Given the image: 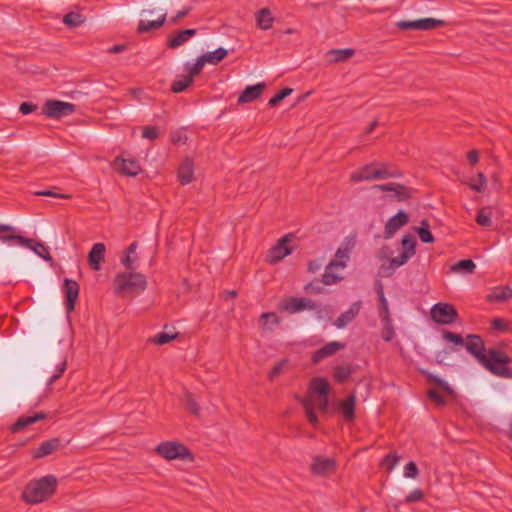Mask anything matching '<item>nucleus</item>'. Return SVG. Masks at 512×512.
Listing matches in <instances>:
<instances>
[{
	"instance_id": "obj_1",
	"label": "nucleus",
	"mask_w": 512,
	"mask_h": 512,
	"mask_svg": "<svg viewBox=\"0 0 512 512\" xmlns=\"http://www.w3.org/2000/svg\"><path fill=\"white\" fill-rule=\"evenodd\" d=\"M57 485L58 481L54 475L32 480L25 485L21 499L30 505L42 503L56 493Z\"/></svg>"
},
{
	"instance_id": "obj_2",
	"label": "nucleus",
	"mask_w": 512,
	"mask_h": 512,
	"mask_svg": "<svg viewBox=\"0 0 512 512\" xmlns=\"http://www.w3.org/2000/svg\"><path fill=\"white\" fill-rule=\"evenodd\" d=\"M114 283L115 293L119 296L138 294L147 288L145 276L136 272L118 274Z\"/></svg>"
},
{
	"instance_id": "obj_3",
	"label": "nucleus",
	"mask_w": 512,
	"mask_h": 512,
	"mask_svg": "<svg viewBox=\"0 0 512 512\" xmlns=\"http://www.w3.org/2000/svg\"><path fill=\"white\" fill-rule=\"evenodd\" d=\"M510 363L511 358L505 352L490 348L481 365L496 376L510 378L512 377V371L508 367Z\"/></svg>"
},
{
	"instance_id": "obj_4",
	"label": "nucleus",
	"mask_w": 512,
	"mask_h": 512,
	"mask_svg": "<svg viewBox=\"0 0 512 512\" xmlns=\"http://www.w3.org/2000/svg\"><path fill=\"white\" fill-rule=\"evenodd\" d=\"M155 452L165 460H182L193 462L195 460L194 454L183 443L177 441H164L159 443Z\"/></svg>"
},
{
	"instance_id": "obj_5",
	"label": "nucleus",
	"mask_w": 512,
	"mask_h": 512,
	"mask_svg": "<svg viewBox=\"0 0 512 512\" xmlns=\"http://www.w3.org/2000/svg\"><path fill=\"white\" fill-rule=\"evenodd\" d=\"M430 315L434 322L443 325H451L456 323L459 319L456 308L452 304L444 302H438L433 305L430 310Z\"/></svg>"
},
{
	"instance_id": "obj_6",
	"label": "nucleus",
	"mask_w": 512,
	"mask_h": 512,
	"mask_svg": "<svg viewBox=\"0 0 512 512\" xmlns=\"http://www.w3.org/2000/svg\"><path fill=\"white\" fill-rule=\"evenodd\" d=\"M317 303L307 297H287L278 304L280 312L295 314L303 310L316 309Z\"/></svg>"
},
{
	"instance_id": "obj_7",
	"label": "nucleus",
	"mask_w": 512,
	"mask_h": 512,
	"mask_svg": "<svg viewBox=\"0 0 512 512\" xmlns=\"http://www.w3.org/2000/svg\"><path fill=\"white\" fill-rule=\"evenodd\" d=\"M337 467L335 458L315 455L312 457L310 472L317 477H329L336 472Z\"/></svg>"
},
{
	"instance_id": "obj_8",
	"label": "nucleus",
	"mask_w": 512,
	"mask_h": 512,
	"mask_svg": "<svg viewBox=\"0 0 512 512\" xmlns=\"http://www.w3.org/2000/svg\"><path fill=\"white\" fill-rule=\"evenodd\" d=\"M76 106L70 102L59 100H47L42 108V112L48 118L60 119L62 117L73 114Z\"/></svg>"
},
{
	"instance_id": "obj_9",
	"label": "nucleus",
	"mask_w": 512,
	"mask_h": 512,
	"mask_svg": "<svg viewBox=\"0 0 512 512\" xmlns=\"http://www.w3.org/2000/svg\"><path fill=\"white\" fill-rule=\"evenodd\" d=\"M446 25V22L441 19L422 18L417 20H401L395 23V26L400 30H422L429 31Z\"/></svg>"
},
{
	"instance_id": "obj_10",
	"label": "nucleus",
	"mask_w": 512,
	"mask_h": 512,
	"mask_svg": "<svg viewBox=\"0 0 512 512\" xmlns=\"http://www.w3.org/2000/svg\"><path fill=\"white\" fill-rule=\"evenodd\" d=\"M374 188L384 192H390V194L387 195V198L391 201L403 202L413 196V189L400 183L390 182L386 184H378L375 185Z\"/></svg>"
},
{
	"instance_id": "obj_11",
	"label": "nucleus",
	"mask_w": 512,
	"mask_h": 512,
	"mask_svg": "<svg viewBox=\"0 0 512 512\" xmlns=\"http://www.w3.org/2000/svg\"><path fill=\"white\" fill-rule=\"evenodd\" d=\"M291 237V234H287L278 240L277 244L269 250L266 257L267 262L275 264L291 253V249L288 246Z\"/></svg>"
},
{
	"instance_id": "obj_12",
	"label": "nucleus",
	"mask_w": 512,
	"mask_h": 512,
	"mask_svg": "<svg viewBox=\"0 0 512 512\" xmlns=\"http://www.w3.org/2000/svg\"><path fill=\"white\" fill-rule=\"evenodd\" d=\"M465 348L467 352L473 355L480 364L486 357L487 350L485 348V343L479 335H467V342L465 343Z\"/></svg>"
},
{
	"instance_id": "obj_13",
	"label": "nucleus",
	"mask_w": 512,
	"mask_h": 512,
	"mask_svg": "<svg viewBox=\"0 0 512 512\" xmlns=\"http://www.w3.org/2000/svg\"><path fill=\"white\" fill-rule=\"evenodd\" d=\"M0 241L3 243L16 242L22 246H30L32 239L16 235V229L7 224H0Z\"/></svg>"
},
{
	"instance_id": "obj_14",
	"label": "nucleus",
	"mask_w": 512,
	"mask_h": 512,
	"mask_svg": "<svg viewBox=\"0 0 512 512\" xmlns=\"http://www.w3.org/2000/svg\"><path fill=\"white\" fill-rule=\"evenodd\" d=\"M79 284L75 280L66 278L63 284V291L65 294V307L67 312H72L75 308L76 301L79 296Z\"/></svg>"
},
{
	"instance_id": "obj_15",
	"label": "nucleus",
	"mask_w": 512,
	"mask_h": 512,
	"mask_svg": "<svg viewBox=\"0 0 512 512\" xmlns=\"http://www.w3.org/2000/svg\"><path fill=\"white\" fill-rule=\"evenodd\" d=\"M409 222V216L402 210H399L396 215L391 217L384 230V237L390 239L400 228L405 226Z\"/></svg>"
},
{
	"instance_id": "obj_16",
	"label": "nucleus",
	"mask_w": 512,
	"mask_h": 512,
	"mask_svg": "<svg viewBox=\"0 0 512 512\" xmlns=\"http://www.w3.org/2000/svg\"><path fill=\"white\" fill-rule=\"evenodd\" d=\"M378 163L372 162L364 165L358 171L354 172L350 176L352 182L370 181L376 179V177H383L384 174L376 172Z\"/></svg>"
},
{
	"instance_id": "obj_17",
	"label": "nucleus",
	"mask_w": 512,
	"mask_h": 512,
	"mask_svg": "<svg viewBox=\"0 0 512 512\" xmlns=\"http://www.w3.org/2000/svg\"><path fill=\"white\" fill-rule=\"evenodd\" d=\"M114 164L122 175L135 177L141 172V167L135 159H124L116 157Z\"/></svg>"
},
{
	"instance_id": "obj_18",
	"label": "nucleus",
	"mask_w": 512,
	"mask_h": 512,
	"mask_svg": "<svg viewBox=\"0 0 512 512\" xmlns=\"http://www.w3.org/2000/svg\"><path fill=\"white\" fill-rule=\"evenodd\" d=\"M157 14L158 17L156 20H140L138 23L137 32L142 34L161 28L166 21L167 13L165 9L161 8Z\"/></svg>"
},
{
	"instance_id": "obj_19",
	"label": "nucleus",
	"mask_w": 512,
	"mask_h": 512,
	"mask_svg": "<svg viewBox=\"0 0 512 512\" xmlns=\"http://www.w3.org/2000/svg\"><path fill=\"white\" fill-rule=\"evenodd\" d=\"M344 347H345V344H343L341 342H338V341L329 342V343L325 344L323 347H321L320 349H318L313 354L312 362L318 363L322 359L332 356L335 353H337L338 351L344 349Z\"/></svg>"
},
{
	"instance_id": "obj_20",
	"label": "nucleus",
	"mask_w": 512,
	"mask_h": 512,
	"mask_svg": "<svg viewBox=\"0 0 512 512\" xmlns=\"http://www.w3.org/2000/svg\"><path fill=\"white\" fill-rule=\"evenodd\" d=\"M265 88V83H258L245 87L239 95L238 104L250 103L256 100L262 95Z\"/></svg>"
},
{
	"instance_id": "obj_21",
	"label": "nucleus",
	"mask_w": 512,
	"mask_h": 512,
	"mask_svg": "<svg viewBox=\"0 0 512 512\" xmlns=\"http://www.w3.org/2000/svg\"><path fill=\"white\" fill-rule=\"evenodd\" d=\"M105 245L103 243H96L88 253V263L92 270L98 271L100 269V263L104 261L105 257Z\"/></svg>"
},
{
	"instance_id": "obj_22",
	"label": "nucleus",
	"mask_w": 512,
	"mask_h": 512,
	"mask_svg": "<svg viewBox=\"0 0 512 512\" xmlns=\"http://www.w3.org/2000/svg\"><path fill=\"white\" fill-rule=\"evenodd\" d=\"M178 180L181 185H187L192 182L194 176L193 160L186 157L178 168Z\"/></svg>"
},
{
	"instance_id": "obj_23",
	"label": "nucleus",
	"mask_w": 512,
	"mask_h": 512,
	"mask_svg": "<svg viewBox=\"0 0 512 512\" xmlns=\"http://www.w3.org/2000/svg\"><path fill=\"white\" fill-rule=\"evenodd\" d=\"M355 55V50L352 48L332 49L326 53L327 61L329 64L343 63Z\"/></svg>"
},
{
	"instance_id": "obj_24",
	"label": "nucleus",
	"mask_w": 512,
	"mask_h": 512,
	"mask_svg": "<svg viewBox=\"0 0 512 512\" xmlns=\"http://www.w3.org/2000/svg\"><path fill=\"white\" fill-rule=\"evenodd\" d=\"M361 308L360 302L353 303L350 308L342 313L334 322V325L338 328H344L350 322H352L359 314Z\"/></svg>"
},
{
	"instance_id": "obj_25",
	"label": "nucleus",
	"mask_w": 512,
	"mask_h": 512,
	"mask_svg": "<svg viewBox=\"0 0 512 512\" xmlns=\"http://www.w3.org/2000/svg\"><path fill=\"white\" fill-rule=\"evenodd\" d=\"M355 402L356 396L354 393H351L345 400L339 403V410L343 418L348 422L355 419Z\"/></svg>"
},
{
	"instance_id": "obj_26",
	"label": "nucleus",
	"mask_w": 512,
	"mask_h": 512,
	"mask_svg": "<svg viewBox=\"0 0 512 512\" xmlns=\"http://www.w3.org/2000/svg\"><path fill=\"white\" fill-rule=\"evenodd\" d=\"M197 33L196 29H184L179 31L175 36L169 37L167 40V47L175 49L187 42L191 37Z\"/></svg>"
},
{
	"instance_id": "obj_27",
	"label": "nucleus",
	"mask_w": 512,
	"mask_h": 512,
	"mask_svg": "<svg viewBox=\"0 0 512 512\" xmlns=\"http://www.w3.org/2000/svg\"><path fill=\"white\" fill-rule=\"evenodd\" d=\"M61 446V440L59 438H52L45 442H42L34 453L35 459L42 458L52 454Z\"/></svg>"
},
{
	"instance_id": "obj_28",
	"label": "nucleus",
	"mask_w": 512,
	"mask_h": 512,
	"mask_svg": "<svg viewBox=\"0 0 512 512\" xmlns=\"http://www.w3.org/2000/svg\"><path fill=\"white\" fill-rule=\"evenodd\" d=\"M421 375H423L426 379V381L430 384L436 385L439 389H441L444 393L450 396L455 395V391L452 389V387L443 379L440 377L432 374L431 372L427 370H420Z\"/></svg>"
},
{
	"instance_id": "obj_29",
	"label": "nucleus",
	"mask_w": 512,
	"mask_h": 512,
	"mask_svg": "<svg viewBox=\"0 0 512 512\" xmlns=\"http://www.w3.org/2000/svg\"><path fill=\"white\" fill-rule=\"evenodd\" d=\"M255 19L257 27L262 30H268L272 28L274 17L269 8H262L255 13Z\"/></svg>"
},
{
	"instance_id": "obj_30",
	"label": "nucleus",
	"mask_w": 512,
	"mask_h": 512,
	"mask_svg": "<svg viewBox=\"0 0 512 512\" xmlns=\"http://www.w3.org/2000/svg\"><path fill=\"white\" fill-rule=\"evenodd\" d=\"M46 418L45 413H36L34 416H22L11 427L12 432H20L28 425L34 424L39 420Z\"/></svg>"
},
{
	"instance_id": "obj_31",
	"label": "nucleus",
	"mask_w": 512,
	"mask_h": 512,
	"mask_svg": "<svg viewBox=\"0 0 512 512\" xmlns=\"http://www.w3.org/2000/svg\"><path fill=\"white\" fill-rule=\"evenodd\" d=\"M512 297V289L509 286H499L487 296L489 302H504Z\"/></svg>"
},
{
	"instance_id": "obj_32",
	"label": "nucleus",
	"mask_w": 512,
	"mask_h": 512,
	"mask_svg": "<svg viewBox=\"0 0 512 512\" xmlns=\"http://www.w3.org/2000/svg\"><path fill=\"white\" fill-rule=\"evenodd\" d=\"M311 389L319 395L326 397L330 391V384L324 377H315L311 380Z\"/></svg>"
},
{
	"instance_id": "obj_33",
	"label": "nucleus",
	"mask_w": 512,
	"mask_h": 512,
	"mask_svg": "<svg viewBox=\"0 0 512 512\" xmlns=\"http://www.w3.org/2000/svg\"><path fill=\"white\" fill-rule=\"evenodd\" d=\"M227 56L228 50L223 47H219L214 51L202 54V57L204 58L205 62L212 65H218Z\"/></svg>"
},
{
	"instance_id": "obj_34",
	"label": "nucleus",
	"mask_w": 512,
	"mask_h": 512,
	"mask_svg": "<svg viewBox=\"0 0 512 512\" xmlns=\"http://www.w3.org/2000/svg\"><path fill=\"white\" fill-rule=\"evenodd\" d=\"M416 232L423 243L431 244L435 241V238L430 231V224L427 219L421 220L420 226L416 228Z\"/></svg>"
},
{
	"instance_id": "obj_35",
	"label": "nucleus",
	"mask_w": 512,
	"mask_h": 512,
	"mask_svg": "<svg viewBox=\"0 0 512 512\" xmlns=\"http://www.w3.org/2000/svg\"><path fill=\"white\" fill-rule=\"evenodd\" d=\"M476 269V265L471 259H463L451 266V271L455 273H466V274H472L474 273Z\"/></svg>"
},
{
	"instance_id": "obj_36",
	"label": "nucleus",
	"mask_w": 512,
	"mask_h": 512,
	"mask_svg": "<svg viewBox=\"0 0 512 512\" xmlns=\"http://www.w3.org/2000/svg\"><path fill=\"white\" fill-rule=\"evenodd\" d=\"M352 372L353 369L350 365H339L334 367L333 377L338 383H344L350 378Z\"/></svg>"
},
{
	"instance_id": "obj_37",
	"label": "nucleus",
	"mask_w": 512,
	"mask_h": 512,
	"mask_svg": "<svg viewBox=\"0 0 512 512\" xmlns=\"http://www.w3.org/2000/svg\"><path fill=\"white\" fill-rule=\"evenodd\" d=\"M401 244H402V248H403V251L401 253H404V254L408 255V257L411 258L416 252L415 248H416L417 242H416L415 237L410 233L405 234L402 237Z\"/></svg>"
},
{
	"instance_id": "obj_38",
	"label": "nucleus",
	"mask_w": 512,
	"mask_h": 512,
	"mask_svg": "<svg viewBox=\"0 0 512 512\" xmlns=\"http://www.w3.org/2000/svg\"><path fill=\"white\" fill-rule=\"evenodd\" d=\"M184 408L193 415H199L200 406L190 392H185L182 398Z\"/></svg>"
},
{
	"instance_id": "obj_39",
	"label": "nucleus",
	"mask_w": 512,
	"mask_h": 512,
	"mask_svg": "<svg viewBox=\"0 0 512 512\" xmlns=\"http://www.w3.org/2000/svg\"><path fill=\"white\" fill-rule=\"evenodd\" d=\"M377 295H378V299H379V303H380V306H379L380 318L381 319L391 318L389 308H388V303H387V300L384 295L383 287L380 283L377 288Z\"/></svg>"
},
{
	"instance_id": "obj_40",
	"label": "nucleus",
	"mask_w": 512,
	"mask_h": 512,
	"mask_svg": "<svg viewBox=\"0 0 512 512\" xmlns=\"http://www.w3.org/2000/svg\"><path fill=\"white\" fill-rule=\"evenodd\" d=\"M349 254L346 250H343L341 248H338L336 251V259L331 260L330 263L327 265V269L333 268V267H341L344 268L346 266V262L349 259Z\"/></svg>"
},
{
	"instance_id": "obj_41",
	"label": "nucleus",
	"mask_w": 512,
	"mask_h": 512,
	"mask_svg": "<svg viewBox=\"0 0 512 512\" xmlns=\"http://www.w3.org/2000/svg\"><path fill=\"white\" fill-rule=\"evenodd\" d=\"M27 248L32 249L38 256L43 258L46 261H52L53 258L50 255L48 248L45 244L41 242H36L32 239V244L30 246H26Z\"/></svg>"
},
{
	"instance_id": "obj_42",
	"label": "nucleus",
	"mask_w": 512,
	"mask_h": 512,
	"mask_svg": "<svg viewBox=\"0 0 512 512\" xmlns=\"http://www.w3.org/2000/svg\"><path fill=\"white\" fill-rule=\"evenodd\" d=\"M192 83H193V79H191L189 76H187V75L182 76L180 79H177V80L172 82V84H171V91L173 93H181L186 88L191 86Z\"/></svg>"
},
{
	"instance_id": "obj_43",
	"label": "nucleus",
	"mask_w": 512,
	"mask_h": 512,
	"mask_svg": "<svg viewBox=\"0 0 512 512\" xmlns=\"http://www.w3.org/2000/svg\"><path fill=\"white\" fill-rule=\"evenodd\" d=\"M376 170V172L384 174L383 177H376V179L399 178L403 175L398 169H388V166L384 163H378Z\"/></svg>"
},
{
	"instance_id": "obj_44",
	"label": "nucleus",
	"mask_w": 512,
	"mask_h": 512,
	"mask_svg": "<svg viewBox=\"0 0 512 512\" xmlns=\"http://www.w3.org/2000/svg\"><path fill=\"white\" fill-rule=\"evenodd\" d=\"M487 179L485 175L482 172H479L476 176V178H472L469 182L466 184L472 189L477 192H483L486 187Z\"/></svg>"
},
{
	"instance_id": "obj_45",
	"label": "nucleus",
	"mask_w": 512,
	"mask_h": 512,
	"mask_svg": "<svg viewBox=\"0 0 512 512\" xmlns=\"http://www.w3.org/2000/svg\"><path fill=\"white\" fill-rule=\"evenodd\" d=\"M206 64L204 58L202 57V55L200 57L197 58L196 62L190 66L189 64H186L185 65V70L187 71V76H189L191 79L194 78V76L198 75L204 65Z\"/></svg>"
},
{
	"instance_id": "obj_46",
	"label": "nucleus",
	"mask_w": 512,
	"mask_h": 512,
	"mask_svg": "<svg viewBox=\"0 0 512 512\" xmlns=\"http://www.w3.org/2000/svg\"><path fill=\"white\" fill-rule=\"evenodd\" d=\"M83 21L82 15L77 12H69L63 18V23L70 28L78 27Z\"/></svg>"
},
{
	"instance_id": "obj_47",
	"label": "nucleus",
	"mask_w": 512,
	"mask_h": 512,
	"mask_svg": "<svg viewBox=\"0 0 512 512\" xmlns=\"http://www.w3.org/2000/svg\"><path fill=\"white\" fill-rule=\"evenodd\" d=\"M383 322V331L381 333V337L385 342H390L395 336L392 319L391 318H385L381 319Z\"/></svg>"
},
{
	"instance_id": "obj_48",
	"label": "nucleus",
	"mask_w": 512,
	"mask_h": 512,
	"mask_svg": "<svg viewBox=\"0 0 512 512\" xmlns=\"http://www.w3.org/2000/svg\"><path fill=\"white\" fill-rule=\"evenodd\" d=\"M400 457L396 452H389L382 460L381 466L386 469L387 472H391L397 465Z\"/></svg>"
},
{
	"instance_id": "obj_49",
	"label": "nucleus",
	"mask_w": 512,
	"mask_h": 512,
	"mask_svg": "<svg viewBox=\"0 0 512 512\" xmlns=\"http://www.w3.org/2000/svg\"><path fill=\"white\" fill-rule=\"evenodd\" d=\"M302 406L305 410V413H306V416H307V420L313 425V426H316L318 424V417L317 415L314 413L313 409H312V403H311V400L310 399H303L302 400Z\"/></svg>"
},
{
	"instance_id": "obj_50",
	"label": "nucleus",
	"mask_w": 512,
	"mask_h": 512,
	"mask_svg": "<svg viewBox=\"0 0 512 512\" xmlns=\"http://www.w3.org/2000/svg\"><path fill=\"white\" fill-rule=\"evenodd\" d=\"M293 92L292 88H283L279 92H277L270 100L268 101V105L270 107L277 106L281 101H283L287 96H289Z\"/></svg>"
},
{
	"instance_id": "obj_51",
	"label": "nucleus",
	"mask_w": 512,
	"mask_h": 512,
	"mask_svg": "<svg viewBox=\"0 0 512 512\" xmlns=\"http://www.w3.org/2000/svg\"><path fill=\"white\" fill-rule=\"evenodd\" d=\"M442 337L445 341L453 343L456 346H464V338L461 334L454 333L451 331H444Z\"/></svg>"
},
{
	"instance_id": "obj_52",
	"label": "nucleus",
	"mask_w": 512,
	"mask_h": 512,
	"mask_svg": "<svg viewBox=\"0 0 512 512\" xmlns=\"http://www.w3.org/2000/svg\"><path fill=\"white\" fill-rule=\"evenodd\" d=\"M476 222L480 226L489 227L492 223L491 212L487 208H482L476 216Z\"/></svg>"
},
{
	"instance_id": "obj_53",
	"label": "nucleus",
	"mask_w": 512,
	"mask_h": 512,
	"mask_svg": "<svg viewBox=\"0 0 512 512\" xmlns=\"http://www.w3.org/2000/svg\"><path fill=\"white\" fill-rule=\"evenodd\" d=\"M260 321L263 322L262 326H263V329H268V330H272L271 327H268V323L271 322L275 325L279 324L280 320L278 318V316L276 315V313L274 312H265V313H262L261 316H260Z\"/></svg>"
},
{
	"instance_id": "obj_54",
	"label": "nucleus",
	"mask_w": 512,
	"mask_h": 512,
	"mask_svg": "<svg viewBox=\"0 0 512 512\" xmlns=\"http://www.w3.org/2000/svg\"><path fill=\"white\" fill-rule=\"evenodd\" d=\"M178 334H169L166 332H160L153 338V343L157 345H164L177 338Z\"/></svg>"
},
{
	"instance_id": "obj_55",
	"label": "nucleus",
	"mask_w": 512,
	"mask_h": 512,
	"mask_svg": "<svg viewBox=\"0 0 512 512\" xmlns=\"http://www.w3.org/2000/svg\"><path fill=\"white\" fill-rule=\"evenodd\" d=\"M67 368V361H66V358L65 357H62L61 358V361L60 363L57 365V370H56V373L53 374L49 381H48V384H52L54 383L56 380H58L65 372Z\"/></svg>"
},
{
	"instance_id": "obj_56",
	"label": "nucleus",
	"mask_w": 512,
	"mask_h": 512,
	"mask_svg": "<svg viewBox=\"0 0 512 512\" xmlns=\"http://www.w3.org/2000/svg\"><path fill=\"white\" fill-rule=\"evenodd\" d=\"M159 134V129L156 126H146L143 129L142 137L149 140H155L159 137Z\"/></svg>"
},
{
	"instance_id": "obj_57",
	"label": "nucleus",
	"mask_w": 512,
	"mask_h": 512,
	"mask_svg": "<svg viewBox=\"0 0 512 512\" xmlns=\"http://www.w3.org/2000/svg\"><path fill=\"white\" fill-rule=\"evenodd\" d=\"M410 257L404 253H400L397 257H393L389 259V266L390 268H397L399 266L404 265Z\"/></svg>"
},
{
	"instance_id": "obj_58",
	"label": "nucleus",
	"mask_w": 512,
	"mask_h": 512,
	"mask_svg": "<svg viewBox=\"0 0 512 512\" xmlns=\"http://www.w3.org/2000/svg\"><path fill=\"white\" fill-rule=\"evenodd\" d=\"M419 473L418 467L415 462L410 461L404 467V476L407 478H415Z\"/></svg>"
},
{
	"instance_id": "obj_59",
	"label": "nucleus",
	"mask_w": 512,
	"mask_h": 512,
	"mask_svg": "<svg viewBox=\"0 0 512 512\" xmlns=\"http://www.w3.org/2000/svg\"><path fill=\"white\" fill-rule=\"evenodd\" d=\"M35 195L37 196H46V197H54V198H61V199H71L72 195L70 194H61L54 192L52 190H42L35 192Z\"/></svg>"
},
{
	"instance_id": "obj_60",
	"label": "nucleus",
	"mask_w": 512,
	"mask_h": 512,
	"mask_svg": "<svg viewBox=\"0 0 512 512\" xmlns=\"http://www.w3.org/2000/svg\"><path fill=\"white\" fill-rule=\"evenodd\" d=\"M428 397L434 401L437 405L443 406L446 404L445 398L436 390L431 389L427 392Z\"/></svg>"
},
{
	"instance_id": "obj_61",
	"label": "nucleus",
	"mask_w": 512,
	"mask_h": 512,
	"mask_svg": "<svg viewBox=\"0 0 512 512\" xmlns=\"http://www.w3.org/2000/svg\"><path fill=\"white\" fill-rule=\"evenodd\" d=\"M424 498V493L420 489L413 490L406 498L405 503H415Z\"/></svg>"
},
{
	"instance_id": "obj_62",
	"label": "nucleus",
	"mask_w": 512,
	"mask_h": 512,
	"mask_svg": "<svg viewBox=\"0 0 512 512\" xmlns=\"http://www.w3.org/2000/svg\"><path fill=\"white\" fill-rule=\"evenodd\" d=\"M341 278L339 276H337L336 274H333V273H330V272H325L323 275H322V283L324 285H332V284H335L337 283L338 281H340Z\"/></svg>"
},
{
	"instance_id": "obj_63",
	"label": "nucleus",
	"mask_w": 512,
	"mask_h": 512,
	"mask_svg": "<svg viewBox=\"0 0 512 512\" xmlns=\"http://www.w3.org/2000/svg\"><path fill=\"white\" fill-rule=\"evenodd\" d=\"M191 11V7L188 6V7H184L182 10L178 11L176 13L175 16H173L171 19H170V22L172 24H177L180 19L184 18L185 16H187Z\"/></svg>"
},
{
	"instance_id": "obj_64",
	"label": "nucleus",
	"mask_w": 512,
	"mask_h": 512,
	"mask_svg": "<svg viewBox=\"0 0 512 512\" xmlns=\"http://www.w3.org/2000/svg\"><path fill=\"white\" fill-rule=\"evenodd\" d=\"M37 109V105L36 104H33L32 102H23L21 103L20 107H19V111L24 114V115H27L29 113H32L34 112L35 110Z\"/></svg>"
}]
</instances>
